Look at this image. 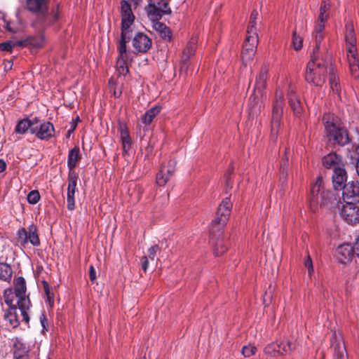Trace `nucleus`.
Returning <instances> with one entry per match:
<instances>
[{
	"label": "nucleus",
	"instance_id": "1",
	"mask_svg": "<svg viewBox=\"0 0 359 359\" xmlns=\"http://www.w3.org/2000/svg\"><path fill=\"white\" fill-rule=\"evenodd\" d=\"M322 121L330 142L340 146H344L349 142L347 130L337 116L331 113H325Z\"/></svg>",
	"mask_w": 359,
	"mask_h": 359
},
{
	"label": "nucleus",
	"instance_id": "2",
	"mask_svg": "<svg viewBox=\"0 0 359 359\" xmlns=\"http://www.w3.org/2000/svg\"><path fill=\"white\" fill-rule=\"evenodd\" d=\"M322 184V179L318 177L311 187L309 200L313 210L318 205L332 208L337 202L335 195L330 191H325Z\"/></svg>",
	"mask_w": 359,
	"mask_h": 359
},
{
	"label": "nucleus",
	"instance_id": "3",
	"mask_svg": "<svg viewBox=\"0 0 359 359\" xmlns=\"http://www.w3.org/2000/svg\"><path fill=\"white\" fill-rule=\"evenodd\" d=\"M285 103L283 92L277 88L275 93V99L273 102L271 138L276 141L279 133Z\"/></svg>",
	"mask_w": 359,
	"mask_h": 359
},
{
	"label": "nucleus",
	"instance_id": "4",
	"mask_svg": "<svg viewBox=\"0 0 359 359\" xmlns=\"http://www.w3.org/2000/svg\"><path fill=\"white\" fill-rule=\"evenodd\" d=\"M327 72V68L325 64L318 62L312 57L308 62L306 72V81L316 86H321L325 81V74Z\"/></svg>",
	"mask_w": 359,
	"mask_h": 359
},
{
	"label": "nucleus",
	"instance_id": "5",
	"mask_svg": "<svg viewBox=\"0 0 359 359\" xmlns=\"http://www.w3.org/2000/svg\"><path fill=\"white\" fill-rule=\"evenodd\" d=\"M14 293L12 292L13 298L17 299V305L20 310L21 316L23 320L28 323L29 317L28 316V310L30 307V301L26 297L25 292L27 290L25 280L22 277L17 278L14 281Z\"/></svg>",
	"mask_w": 359,
	"mask_h": 359
},
{
	"label": "nucleus",
	"instance_id": "6",
	"mask_svg": "<svg viewBox=\"0 0 359 359\" xmlns=\"http://www.w3.org/2000/svg\"><path fill=\"white\" fill-rule=\"evenodd\" d=\"M121 33L120 39H130L132 36L131 25L134 22L135 15L131 6L126 0L121 1Z\"/></svg>",
	"mask_w": 359,
	"mask_h": 359
},
{
	"label": "nucleus",
	"instance_id": "7",
	"mask_svg": "<svg viewBox=\"0 0 359 359\" xmlns=\"http://www.w3.org/2000/svg\"><path fill=\"white\" fill-rule=\"evenodd\" d=\"M121 33L120 39H130L132 36L131 25L134 22L135 15L131 6L126 0L121 1Z\"/></svg>",
	"mask_w": 359,
	"mask_h": 359
},
{
	"label": "nucleus",
	"instance_id": "8",
	"mask_svg": "<svg viewBox=\"0 0 359 359\" xmlns=\"http://www.w3.org/2000/svg\"><path fill=\"white\" fill-rule=\"evenodd\" d=\"M130 39H119L117 44L118 53L116 60V70L120 75L126 76L128 72V63L132 60L131 53L127 50L126 43Z\"/></svg>",
	"mask_w": 359,
	"mask_h": 359
},
{
	"label": "nucleus",
	"instance_id": "9",
	"mask_svg": "<svg viewBox=\"0 0 359 359\" xmlns=\"http://www.w3.org/2000/svg\"><path fill=\"white\" fill-rule=\"evenodd\" d=\"M167 0H149L146 7L148 17L153 21H158L163 15L170 14L171 9Z\"/></svg>",
	"mask_w": 359,
	"mask_h": 359
},
{
	"label": "nucleus",
	"instance_id": "10",
	"mask_svg": "<svg viewBox=\"0 0 359 359\" xmlns=\"http://www.w3.org/2000/svg\"><path fill=\"white\" fill-rule=\"evenodd\" d=\"M329 13H318L315 22L314 28L312 33L313 39L315 42L313 48V54L315 55L320 49V43L325 36V25L327 21Z\"/></svg>",
	"mask_w": 359,
	"mask_h": 359
},
{
	"label": "nucleus",
	"instance_id": "11",
	"mask_svg": "<svg viewBox=\"0 0 359 359\" xmlns=\"http://www.w3.org/2000/svg\"><path fill=\"white\" fill-rule=\"evenodd\" d=\"M268 67L266 65L262 67L259 75L256 78L255 90L253 95L250 97V102L254 105L257 104L262 96V91L266 88L268 79Z\"/></svg>",
	"mask_w": 359,
	"mask_h": 359
},
{
	"label": "nucleus",
	"instance_id": "12",
	"mask_svg": "<svg viewBox=\"0 0 359 359\" xmlns=\"http://www.w3.org/2000/svg\"><path fill=\"white\" fill-rule=\"evenodd\" d=\"M4 298L5 303L9 306L8 310L4 315V318L9 323L11 327H17L20 324V320L16 304L13 302V295L11 290L5 291Z\"/></svg>",
	"mask_w": 359,
	"mask_h": 359
},
{
	"label": "nucleus",
	"instance_id": "13",
	"mask_svg": "<svg viewBox=\"0 0 359 359\" xmlns=\"http://www.w3.org/2000/svg\"><path fill=\"white\" fill-rule=\"evenodd\" d=\"M17 236L18 241L23 246L28 243H30L34 246H39L40 245L36 227L33 224L28 227V231L25 228L20 229L17 232Z\"/></svg>",
	"mask_w": 359,
	"mask_h": 359
},
{
	"label": "nucleus",
	"instance_id": "14",
	"mask_svg": "<svg viewBox=\"0 0 359 359\" xmlns=\"http://www.w3.org/2000/svg\"><path fill=\"white\" fill-rule=\"evenodd\" d=\"M54 126L50 122H41L36 118V123L32 128V134L40 140H49L54 136Z\"/></svg>",
	"mask_w": 359,
	"mask_h": 359
},
{
	"label": "nucleus",
	"instance_id": "15",
	"mask_svg": "<svg viewBox=\"0 0 359 359\" xmlns=\"http://www.w3.org/2000/svg\"><path fill=\"white\" fill-rule=\"evenodd\" d=\"M341 218L348 224H355L359 222V207L351 202H346L340 210Z\"/></svg>",
	"mask_w": 359,
	"mask_h": 359
},
{
	"label": "nucleus",
	"instance_id": "16",
	"mask_svg": "<svg viewBox=\"0 0 359 359\" xmlns=\"http://www.w3.org/2000/svg\"><path fill=\"white\" fill-rule=\"evenodd\" d=\"M231 207L229 198L224 199L217 209V216L212 221V224L218 225L219 228L223 226L229 219Z\"/></svg>",
	"mask_w": 359,
	"mask_h": 359
},
{
	"label": "nucleus",
	"instance_id": "17",
	"mask_svg": "<svg viewBox=\"0 0 359 359\" xmlns=\"http://www.w3.org/2000/svg\"><path fill=\"white\" fill-rule=\"evenodd\" d=\"M78 175L75 171H69L68 175V187L67 193V209L73 210L75 208L74 194L76 189Z\"/></svg>",
	"mask_w": 359,
	"mask_h": 359
},
{
	"label": "nucleus",
	"instance_id": "18",
	"mask_svg": "<svg viewBox=\"0 0 359 359\" xmlns=\"http://www.w3.org/2000/svg\"><path fill=\"white\" fill-rule=\"evenodd\" d=\"M342 196L345 202H359V182L351 181L344 184Z\"/></svg>",
	"mask_w": 359,
	"mask_h": 359
},
{
	"label": "nucleus",
	"instance_id": "19",
	"mask_svg": "<svg viewBox=\"0 0 359 359\" xmlns=\"http://www.w3.org/2000/svg\"><path fill=\"white\" fill-rule=\"evenodd\" d=\"M331 341L334 359H348L347 351L341 334L334 332Z\"/></svg>",
	"mask_w": 359,
	"mask_h": 359
},
{
	"label": "nucleus",
	"instance_id": "20",
	"mask_svg": "<svg viewBox=\"0 0 359 359\" xmlns=\"http://www.w3.org/2000/svg\"><path fill=\"white\" fill-rule=\"evenodd\" d=\"M198 39L196 37H192L188 42L185 49L182 52L180 64V71L186 73L189 67V60L196 50Z\"/></svg>",
	"mask_w": 359,
	"mask_h": 359
},
{
	"label": "nucleus",
	"instance_id": "21",
	"mask_svg": "<svg viewBox=\"0 0 359 359\" xmlns=\"http://www.w3.org/2000/svg\"><path fill=\"white\" fill-rule=\"evenodd\" d=\"M335 255L339 262L346 264L352 261L355 252L353 246L348 243H344L337 248Z\"/></svg>",
	"mask_w": 359,
	"mask_h": 359
},
{
	"label": "nucleus",
	"instance_id": "22",
	"mask_svg": "<svg viewBox=\"0 0 359 359\" xmlns=\"http://www.w3.org/2000/svg\"><path fill=\"white\" fill-rule=\"evenodd\" d=\"M176 161L172 159L170 160L167 166H162L160 171L156 175V183L159 186H165L170 177L175 172Z\"/></svg>",
	"mask_w": 359,
	"mask_h": 359
},
{
	"label": "nucleus",
	"instance_id": "23",
	"mask_svg": "<svg viewBox=\"0 0 359 359\" xmlns=\"http://www.w3.org/2000/svg\"><path fill=\"white\" fill-rule=\"evenodd\" d=\"M132 43L134 49L138 53H146L151 46V40L142 32L134 36Z\"/></svg>",
	"mask_w": 359,
	"mask_h": 359
},
{
	"label": "nucleus",
	"instance_id": "24",
	"mask_svg": "<svg viewBox=\"0 0 359 359\" xmlns=\"http://www.w3.org/2000/svg\"><path fill=\"white\" fill-rule=\"evenodd\" d=\"M347 52V58L351 72L354 77H358L359 74V60L356 57L357 49L356 48L348 47Z\"/></svg>",
	"mask_w": 359,
	"mask_h": 359
},
{
	"label": "nucleus",
	"instance_id": "25",
	"mask_svg": "<svg viewBox=\"0 0 359 359\" xmlns=\"http://www.w3.org/2000/svg\"><path fill=\"white\" fill-rule=\"evenodd\" d=\"M323 165L328 169H332L333 171L338 167H344V164L341 160V156L335 153H330L324 156L322 160Z\"/></svg>",
	"mask_w": 359,
	"mask_h": 359
},
{
	"label": "nucleus",
	"instance_id": "26",
	"mask_svg": "<svg viewBox=\"0 0 359 359\" xmlns=\"http://www.w3.org/2000/svg\"><path fill=\"white\" fill-rule=\"evenodd\" d=\"M332 183L334 189H344V183L347 180L346 172L345 170L344 167H338V168H335L333 171L332 175Z\"/></svg>",
	"mask_w": 359,
	"mask_h": 359
},
{
	"label": "nucleus",
	"instance_id": "27",
	"mask_svg": "<svg viewBox=\"0 0 359 359\" xmlns=\"http://www.w3.org/2000/svg\"><path fill=\"white\" fill-rule=\"evenodd\" d=\"M290 106L295 116H299L303 111L302 106L293 88H290L287 93Z\"/></svg>",
	"mask_w": 359,
	"mask_h": 359
},
{
	"label": "nucleus",
	"instance_id": "28",
	"mask_svg": "<svg viewBox=\"0 0 359 359\" xmlns=\"http://www.w3.org/2000/svg\"><path fill=\"white\" fill-rule=\"evenodd\" d=\"M27 7L29 11L43 15L47 11L46 0H27Z\"/></svg>",
	"mask_w": 359,
	"mask_h": 359
},
{
	"label": "nucleus",
	"instance_id": "29",
	"mask_svg": "<svg viewBox=\"0 0 359 359\" xmlns=\"http://www.w3.org/2000/svg\"><path fill=\"white\" fill-rule=\"evenodd\" d=\"M35 123H36V118H34L32 120H29L27 118L22 119L18 121L15 126V133L20 135H24L28 131V130H29L32 133V128L34 126Z\"/></svg>",
	"mask_w": 359,
	"mask_h": 359
},
{
	"label": "nucleus",
	"instance_id": "30",
	"mask_svg": "<svg viewBox=\"0 0 359 359\" xmlns=\"http://www.w3.org/2000/svg\"><path fill=\"white\" fill-rule=\"evenodd\" d=\"M328 79L331 90L334 93L339 95L341 88L339 83V78L335 67L332 65L329 67Z\"/></svg>",
	"mask_w": 359,
	"mask_h": 359
},
{
	"label": "nucleus",
	"instance_id": "31",
	"mask_svg": "<svg viewBox=\"0 0 359 359\" xmlns=\"http://www.w3.org/2000/svg\"><path fill=\"white\" fill-rule=\"evenodd\" d=\"M278 353L280 355L290 354L295 348V343L293 340L285 338L278 343Z\"/></svg>",
	"mask_w": 359,
	"mask_h": 359
},
{
	"label": "nucleus",
	"instance_id": "32",
	"mask_svg": "<svg viewBox=\"0 0 359 359\" xmlns=\"http://www.w3.org/2000/svg\"><path fill=\"white\" fill-rule=\"evenodd\" d=\"M121 140L123 147V152L126 154L131 147V138L126 126L120 125Z\"/></svg>",
	"mask_w": 359,
	"mask_h": 359
},
{
	"label": "nucleus",
	"instance_id": "33",
	"mask_svg": "<svg viewBox=\"0 0 359 359\" xmlns=\"http://www.w3.org/2000/svg\"><path fill=\"white\" fill-rule=\"evenodd\" d=\"M80 159L81 155L78 147H74L69 150L67 159V166L69 171H74V168L76 166V164Z\"/></svg>",
	"mask_w": 359,
	"mask_h": 359
},
{
	"label": "nucleus",
	"instance_id": "34",
	"mask_svg": "<svg viewBox=\"0 0 359 359\" xmlns=\"http://www.w3.org/2000/svg\"><path fill=\"white\" fill-rule=\"evenodd\" d=\"M345 39L348 47L356 48V39L354 33L353 25L351 23L346 25Z\"/></svg>",
	"mask_w": 359,
	"mask_h": 359
},
{
	"label": "nucleus",
	"instance_id": "35",
	"mask_svg": "<svg viewBox=\"0 0 359 359\" xmlns=\"http://www.w3.org/2000/svg\"><path fill=\"white\" fill-rule=\"evenodd\" d=\"M154 29L158 32L160 36L165 40H170L171 39V32L170 29L163 23L156 22L154 24Z\"/></svg>",
	"mask_w": 359,
	"mask_h": 359
},
{
	"label": "nucleus",
	"instance_id": "36",
	"mask_svg": "<svg viewBox=\"0 0 359 359\" xmlns=\"http://www.w3.org/2000/svg\"><path fill=\"white\" fill-rule=\"evenodd\" d=\"M161 107H154L148 110L142 117V121L146 125L150 124L156 116L160 112Z\"/></svg>",
	"mask_w": 359,
	"mask_h": 359
},
{
	"label": "nucleus",
	"instance_id": "37",
	"mask_svg": "<svg viewBox=\"0 0 359 359\" xmlns=\"http://www.w3.org/2000/svg\"><path fill=\"white\" fill-rule=\"evenodd\" d=\"M12 269L6 263H0V279L9 281L12 276Z\"/></svg>",
	"mask_w": 359,
	"mask_h": 359
},
{
	"label": "nucleus",
	"instance_id": "38",
	"mask_svg": "<svg viewBox=\"0 0 359 359\" xmlns=\"http://www.w3.org/2000/svg\"><path fill=\"white\" fill-rule=\"evenodd\" d=\"M23 45L24 41H8L0 43V50L11 52L15 46H22Z\"/></svg>",
	"mask_w": 359,
	"mask_h": 359
},
{
	"label": "nucleus",
	"instance_id": "39",
	"mask_svg": "<svg viewBox=\"0 0 359 359\" xmlns=\"http://www.w3.org/2000/svg\"><path fill=\"white\" fill-rule=\"evenodd\" d=\"M227 250L224 241L222 238H218L214 245V254L216 256L222 255Z\"/></svg>",
	"mask_w": 359,
	"mask_h": 359
},
{
	"label": "nucleus",
	"instance_id": "40",
	"mask_svg": "<svg viewBox=\"0 0 359 359\" xmlns=\"http://www.w3.org/2000/svg\"><path fill=\"white\" fill-rule=\"evenodd\" d=\"M251 48H243L241 55L243 62L246 65L247 62L251 61L255 53V48L254 46H251Z\"/></svg>",
	"mask_w": 359,
	"mask_h": 359
},
{
	"label": "nucleus",
	"instance_id": "41",
	"mask_svg": "<svg viewBox=\"0 0 359 359\" xmlns=\"http://www.w3.org/2000/svg\"><path fill=\"white\" fill-rule=\"evenodd\" d=\"M258 35H249L247 34L243 48H251V46H254L255 50H257V46L258 44Z\"/></svg>",
	"mask_w": 359,
	"mask_h": 359
},
{
	"label": "nucleus",
	"instance_id": "42",
	"mask_svg": "<svg viewBox=\"0 0 359 359\" xmlns=\"http://www.w3.org/2000/svg\"><path fill=\"white\" fill-rule=\"evenodd\" d=\"M278 344L271 343L264 348V353L271 356H276L280 355L278 353Z\"/></svg>",
	"mask_w": 359,
	"mask_h": 359
},
{
	"label": "nucleus",
	"instance_id": "43",
	"mask_svg": "<svg viewBox=\"0 0 359 359\" xmlns=\"http://www.w3.org/2000/svg\"><path fill=\"white\" fill-rule=\"evenodd\" d=\"M302 43L303 40L302 37L297 35L295 32H294L292 40L293 48L297 50L301 49L302 47Z\"/></svg>",
	"mask_w": 359,
	"mask_h": 359
},
{
	"label": "nucleus",
	"instance_id": "44",
	"mask_svg": "<svg viewBox=\"0 0 359 359\" xmlns=\"http://www.w3.org/2000/svg\"><path fill=\"white\" fill-rule=\"evenodd\" d=\"M257 351V348L255 346H252L250 344L248 346H244L242 349L243 355L246 357H250L255 354Z\"/></svg>",
	"mask_w": 359,
	"mask_h": 359
},
{
	"label": "nucleus",
	"instance_id": "45",
	"mask_svg": "<svg viewBox=\"0 0 359 359\" xmlns=\"http://www.w3.org/2000/svg\"><path fill=\"white\" fill-rule=\"evenodd\" d=\"M40 199V194L38 191H30L27 195V201L30 204H36Z\"/></svg>",
	"mask_w": 359,
	"mask_h": 359
},
{
	"label": "nucleus",
	"instance_id": "46",
	"mask_svg": "<svg viewBox=\"0 0 359 359\" xmlns=\"http://www.w3.org/2000/svg\"><path fill=\"white\" fill-rule=\"evenodd\" d=\"M257 20H250L249 25L247 30V34L258 35L257 32Z\"/></svg>",
	"mask_w": 359,
	"mask_h": 359
},
{
	"label": "nucleus",
	"instance_id": "47",
	"mask_svg": "<svg viewBox=\"0 0 359 359\" xmlns=\"http://www.w3.org/2000/svg\"><path fill=\"white\" fill-rule=\"evenodd\" d=\"M330 8V4L329 0H322L319 12L323 13H329V10Z\"/></svg>",
	"mask_w": 359,
	"mask_h": 359
},
{
	"label": "nucleus",
	"instance_id": "48",
	"mask_svg": "<svg viewBox=\"0 0 359 359\" xmlns=\"http://www.w3.org/2000/svg\"><path fill=\"white\" fill-rule=\"evenodd\" d=\"M158 250L159 247L158 245H154L151 246L148 250V258H149L151 260H154Z\"/></svg>",
	"mask_w": 359,
	"mask_h": 359
},
{
	"label": "nucleus",
	"instance_id": "49",
	"mask_svg": "<svg viewBox=\"0 0 359 359\" xmlns=\"http://www.w3.org/2000/svg\"><path fill=\"white\" fill-rule=\"evenodd\" d=\"M304 264H305V266L308 269L309 274L311 275V273L313 271V262H312V260H311L310 256H308L306 260L305 261Z\"/></svg>",
	"mask_w": 359,
	"mask_h": 359
},
{
	"label": "nucleus",
	"instance_id": "50",
	"mask_svg": "<svg viewBox=\"0 0 359 359\" xmlns=\"http://www.w3.org/2000/svg\"><path fill=\"white\" fill-rule=\"evenodd\" d=\"M44 289H45L46 294L47 296L48 302L51 305L53 304V294H50L48 285L47 284H46V285L44 286Z\"/></svg>",
	"mask_w": 359,
	"mask_h": 359
},
{
	"label": "nucleus",
	"instance_id": "51",
	"mask_svg": "<svg viewBox=\"0 0 359 359\" xmlns=\"http://www.w3.org/2000/svg\"><path fill=\"white\" fill-rule=\"evenodd\" d=\"M89 278L92 282L96 280V273L93 265L90 266L89 269Z\"/></svg>",
	"mask_w": 359,
	"mask_h": 359
},
{
	"label": "nucleus",
	"instance_id": "52",
	"mask_svg": "<svg viewBox=\"0 0 359 359\" xmlns=\"http://www.w3.org/2000/svg\"><path fill=\"white\" fill-rule=\"evenodd\" d=\"M148 257L144 256L142 258V269L144 271H146L147 270L148 266H149V261Z\"/></svg>",
	"mask_w": 359,
	"mask_h": 359
},
{
	"label": "nucleus",
	"instance_id": "53",
	"mask_svg": "<svg viewBox=\"0 0 359 359\" xmlns=\"http://www.w3.org/2000/svg\"><path fill=\"white\" fill-rule=\"evenodd\" d=\"M355 255L359 257V237L356 240L354 245L353 246Z\"/></svg>",
	"mask_w": 359,
	"mask_h": 359
},
{
	"label": "nucleus",
	"instance_id": "54",
	"mask_svg": "<svg viewBox=\"0 0 359 359\" xmlns=\"http://www.w3.org/2000/svg\"><path fill=\"white\" fill-rule=\"evenodd\" d=\"M6 29L11 32L15 33L17 32V29L13 26L12 22H8L6 24Z\"/></svg>",
	"mask_w": 359,
	"mask_h": 359
},
{
	"label": "nucleus",
	"instance_id": "55",
	"mask_svg": "<svg viewBox=\"0 0 359 359\" xmlns=\"http://www.w3.org/2000/svg\"><path fill=\"white\" fill-rule=\"evenodd\" d=\"M259 13L257 10H253L251 13L250 20H257Z\"/></svg>",
	"mask_w": 359,
	"mask_h": 359
},
{
	"label": "nucleus",
	"instance_id": "56",
	"mask_svg": "<svg viewBox=\"0 0 359 359\" xmlns=\"http://www.w3.org/2000/svg\"><path fill=\"white\" fill-rule=\"evenodd\" d=\"M6 168V162L2 160V159H0V172H4Z\"/></svg>",
	"mask_w": 359,
	"mask_h": 359
},
{
	"label": "nucleus",
	"instance_id": "57",
	"mask_svg": "<svg viewBox=\"0 0 359 359\" xmlns=\"http://www.w3.org/2000/svg\"><path fill=\"white\" fill-rule=\"evenodd\" d=\"M76 127V123L75 122H72V128H70V129L67 131V135H70V134L72 133H73V131L75 130Z\"/></svg>",
	"mask_w": 359,
	"mask_h": 359
},
{
	"label": "nucleus",
	"instance_id": "58",
	"mask_svg": "<svg viewBox=\"0 0 359 359\" xmlns=\"http://www.w3.org/2000/svg\"><path fill=\"white\" fill-rule=\"evenodd\" d=\"M40 321L43 328H45V321H46V317L43 313H42L40 316Z\"/></svg>",
	"mask_w": 359,
	"mask_h": 359
},
{
	"label": "nucleus",
	"instance_id": "59",
	"mask_svg": "<svg viewBox=\"0 0 359 359\" xmlns=\"http://www.w3.org/2000/svg\"><path fill=\"white\" fill-rule=\"evenodd\" d=\"M356 171L359 176V155H358V159H357V162H356Z\"/></svg>",
	"mask_w": 359,
	"mask_h": 359
},
{
	"label": "nucleus",
	"instance_id": "60",
	"mask_svg": "<svg viewBox=\"0 0 359 359\" xmlns=\"http://www.w3.org/2000/svg\"><path fill=\"white\" fill-rule=\"evenodd\" d=\"M58 18V11H56L55 12L53 13V19L54 20H57Z\"/></svg>",
	"mask_w": 359,
	"mask_h": 359
},
{
	"label": "nucleus",
	"instance_id": "61",
	"mask_svg": "<svg viewBox=\"0 0 359 359\" xmlns=\"http://www.w3.org/2000/svg\"><path fill=\"white\" fill-rule=\"evenodd\" d=\"M355 151H356L357 154L359 155V146L356 147Z\"/></svg>",
	"mask_w": 359,
	"mask_h": 359
},
{
	"label": "nucleus",
	"instance_id": "62",
	"mask_svg": "<svg viewBox=\"0 0 359 359\" xmlns=\"http://www.w3.org/2000/svg\"><path fill=\"white\" fill-rule=\"evenodd\" d=\"M140 359H146L145 356L140 358Z\"/></svg>",
	"mask_w": 359,
	"mask_h": 359
},
{
	"label": "nucleus",
	"instance_id": "63",
	"mask_svg": "<svg viewBox=\"0 0 359 359\" xmlns=\"http://www.w3.org/2000/svg\"><path fill=\"white\" fill-rule=\"evenodd\" d=\"M114 95H115L116 96H117L116 95H118V93H114Z\"/></svg>",
	"mask_w": 359,
	"mask_h": 359
},
{
	"label": "nucleus",
	"instance_id": "64",
	"mask_svg": "<svg viewBox=\"0 0 359 359\" xmlns=\"http://www.w3.org/2000/svg\"><path fill=\"white\" fill-rule=\"evenodd\" d=\"M114 95H115L116 96H117L116 95H118V93H114Z\"/></svg>",
	"mask_w": 359,
	"mask_h": 359
}]
</instances>
